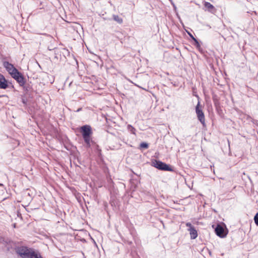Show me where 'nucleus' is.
Instances as JSON below:
<instances>
[{
  "label": "nucleus",
  "instance_id": "nucleus-5",
  "mask_svg": "<svg viewBox=\"0 0 258 258\" xmlns=\"http://www.w3.org/2000/svg\"><path fill=\"white\" fill-rule=\"evenodd\" d=\"M3 65L7 71L11 75V76L13 75V74H15L16 72L18 71V70L14 67L13 64L9 63L8 61L4 62Z\"/></svg>",
  "mask_w": 258,
  "mask_h": 258
},
{
  "label": "nucleus",
  "instance_id": "nucleus-3",
  "mask_svg": "<svg viewBox=\"0 0 258 258\" xmlns=\"http://www.w3.org/2000/svg\"><path fill=\"white\" fill-rule=\"evenodd\" d=\"M152 165L160 169L165 171H171L172 169L166 164L157 160H154L152 162Z\"/></svg>",
  "mask_w": 258,
  "mask_h": 258
},
{
  "label": "nucleus",
  "instance_id": "nucleus-1",
  "mask_svg": "<svg viewBox=\"0 0 258 258\" xmlns=\"http://www.w3.org/2000/svg\"><path fill=\"white\" fill-rule=\"evenodd\" d=\"M16 252L21 258H43L38 251L26 246L18 247Z\"/></svg>",
  "mask_w": 258,
  "mask_h": 258
},
{
  "label": "nucleus",
  "instance_id": "nucleus-19",
  "mask_svg": "<svg viewBox=\"0 0 258 258\" xmlns=\"http://www.w3.org/2000/svg\"><path fill=\"white\" fill-rule=\"evenodd\" d=\"M0 186H3V184L2 183H0Z\"/></svg>",
  "mask_w": 258,
  "mask_h": 258
},
{
  "label": "nucleus",
  "instance_id": "nucleus-9",
  "mask_svg": "<svg viewBox=\"0 0 258 258\" xmlns=\"http://www.w3.org/2000/svg\"><path fill=\"white\" fill-rule=\"evenodd\" d=\"M8 87V81L2 75L0 74V88L6 89Z\"/></svg>",
  "mask_w": 258,
  "mask_h": 258
},
{
  "label": "nucleus",
  "instance_id": "nucleus-2",
  "mask_svg": "<svg viewBox=\"0 0 258 258\" xmlns=\"http://www.w3.org/2000/svg\"><path fill=\"white\" fill-rule=\"evenodd\" d=\"M196 112L199 120L203 125V126H205L206 123L205 115L202 109V106L200 105V102L199 101H198V104L196 107Z\"/></svg>",
  "mask_w": 258,
  "mask_h": 258
},
{
  "label": "nucleus",
  "instance_id": "nucleus-17",
  "mask_svg": "<svg viewBox=\"0 0 258 258\" xmlns=\"http://www.w3.org/2000/svg\"><path fill=\"white\" fill-rule=\"evenodd\" d=\"M195 43H196V46L197 47H200V45L198 42V41L196 39V41H194Z\"/></svg>",
  "mask_w": 258,
  "mask_h": 258
},
{
  "label": "nucleus",
  "instance_id": "nucleus-14",
  "mask_svg": "<svg viewBox=\"0 0 258 258\" xmlns=\"http://www.w3.org/2000/svg\"><path fill=\"white\" fill-rule=\"evenodd\" d=\"M254 221L255 224L258 226V213H257L254 217Z\"/></svg>",
  "mask_w": 258,
  "mask_h": 258
},
{
  "label": "nucleus",
  "instance_id": "nucleus-8",
  "mask_svg": "<svg viewBox=\"0 0 258 258\" xmlns=\"http://www.w3.org/2000/svg\"><path fill=\"white\" fill-rule=\"evenodd\" d=\"M81 131L82 132V136H88L90 135L92 133L91 132V128L90 126L88 125H85L81 127Z\"/></svg>",
  "mask_w": 258,
  "mask_h": 258
},
{
  "label": "nucleus",
  "instance_id": "nucleus-10",
  "mask_svg": "<svg viewBox=\"0 0 258 258\" xmlns=\"http://www.w3.org/2000/svg\"><path fill=\"white\" fill-rule=\"evenodd\" d=\"M83 139L86 143L87 146L88 147H90L91 146V139L90 138V135L83 136Z\"/></svg>",
  "mask_w": 258,
  "mask_h": 258
},
{
  "label": "nucleus",
  "instance_id": "nucleus-13",
  "mask_svg": "<svg viewBox=\"0 0 258 258\" xmlns=\"http://www.w3.org/2000/svg\"><path fill=\"white\" fill-rule=\"evenodd\" d=\"M204 6L209 10H211L214 9V6L209 2H205L204 4Z\"/></svg>",
  "mask_w": 258,
  "mask_h": 258
},
{
  "label": "nucleus",
  "instance_id": "nucleus-16",
  "mask_svg": "<svg viewBox=\"0 0 258 258\" xmlns=\"http://www.w3.org/2000/svg\"><path fill=\"white\" fill-rule=\"evenodd\" d=\"M188 33V34L189 35V36L191 38V39L194 40V41H196V39L193 36V35L189 32H187Z\"/></svg>",
  "mask_w": 258,
  "mask_h": 258
},
{
  "label": "nucleus",
  "instance_id": "nucleus-6",
  "mask_svg": "<svg viewBox=\"0 0 258 258\" xmlns=\"http://www.w3.org/2000/svg\"><path fill=\"white\" fill-rule=\"evenodd\" d=\"M186 226L189 228L188 231L189 232L190 238L192 239H196L198 236V233L195 227L191 225L190 223L187 222L186 223Z\"/></svg>",
  "mask_w": 258,
  "mask_h": 258
},
{
  "label": "nucleus",
  "instance_id": "nucleus-12",
  "mask_svg": "<svg viewBox=\"0 0 258 258\" xmlns=\"http://www.w3.org/2000/svg\"><path fill=\"white\" fill-rule=\"evenodd\" d=\"M113 19L114 21L117 22L118 23L121 24L122 23V19L117 15H113Z\"/></svg>",
  "mask_w": 258,
  "mask_h": 258
},
{
  "label": "nucleus",
  "instance_id": "nucleus-15",
  "mask_svg": "<svg viewBox=\"0 0 258 258\" xmlns=\"http://www.w3.org/2000/svg\"><path fill=\"white\" fill-rule=\"evenodd\" d=\"M140 147L142 148H147L148 147V145L146 143H142L140 145Z\"/></svg>",
  "mask_w": 258,
  "mask_h": 258
},
{
  "label": "nucleus",
  "instance_id": "nucleus-11",
  "mask_svg": "<svg viewBox=\"0 0 258 258\" xmlns=\"http://www.w3.org/2000/svg\"><path fill=\"white\" fill-rule=\"evenodd\" d=\"M127 130L129 132L134 135H136V129L132 125L128 124L127 126Z\"/></svg>",
  "mask_w": 258,
  "mask_h": 258
},
{
  "label": "nucleus",
  "instance_id": "nucleus-7",
  "mask_svg": "<svg viewBox=\"0 0 258 258\" xmlns=\"http://www.w3.org/2000/svg\"><path fill=\"white\" fill-rule=\"evenodd\" d=\"M215 232L216 234L221 238L225 237L227 234L224 232V229L223 227L220 225H218L215 228Z\"/></svg>",
  "mask_w": 258,
  "mask_h": 258
},
{
  "label": "nucleus",
  "instance_id": "nucleus-4",
  "mask_svg": "<svg viewBox=\"0 0 258 258\" xmlns=\"http://www.w3.org/2000/svg\"><path fill=\"white\" fill-rule=\"evenodd\" d=\"M11 76L13 78L17 81V82L19 84L20 86H22L25 84L24 77L19 71H17L15 74H13V75Z\"/></svg>",
  "mask_w": 258,
  "mask_h": 258
},
{
  "label": "nucleus",
  "instance_id": "nucleus-18",
  "mask_svg": "<svg viewBox=\"0 0 258 258\" xmlns=\"http://www.w3.org/2000/svg\"><path fill=\"white\" fill-rule=\"evenodd\" d=\"M81 110V108H79L77 111L78 112V111H80V110Z\"/></svg>",
  "mask_w": 258,
  "mask_h": 258
}]
</instances>
